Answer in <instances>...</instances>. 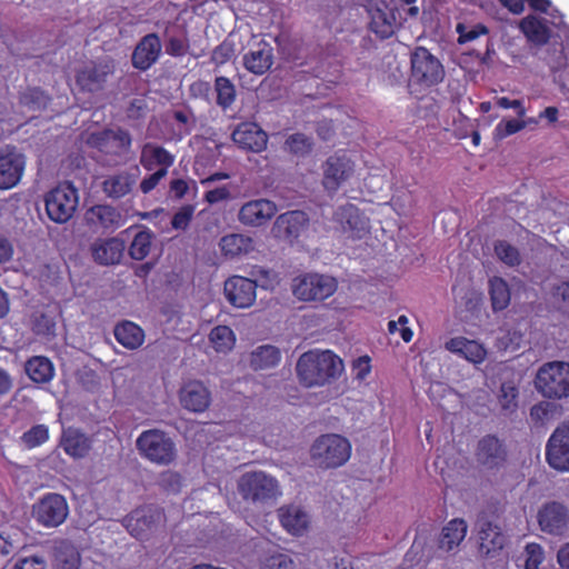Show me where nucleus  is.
Here are the masks:
<instances>
[{"label": "nucleus", "mask_w": 569, "mask_h": 569, "mask_svg": "<svg viewBox=\"0 0 569 569\" xmlns=\"http://www.w3.org/2000/svg\"><path fill=\"white\" fill-rule=\"evenodd\" d=\"M342 360L330 350L303 353L297 363L300 381L307 387L321 386L340 375Z\"/></svg>", "instance_id": "f257e3e1"}, {"label": "nucleus", "mask_w": 569, "mask_h": 569, "mask_svg": "<svg viewBox=\"0 0 569 569\" xmlns=\"http://www.w3.org/2000/svg\"><path fill=\"white\" fill-rule=\"evenodd\" d=\"M254 280L233 276L224 282V295L227 300L236 308H249L256 301V288H271L278 282L276 273L271 270L259 268L252 271Z\"/></svg>", "instance_id": "f03ea898"}, {"label": "nucleus", "mask_w": 569, "mask_h": 569, "mask_svg": "<svg viewBox=\"0 0 569 569\" xmlns=\"http://www.w3.org/2000/svg\"><path fill=\"white\" fill-rule=\"evenodd\" d=\"M535 387L545 398L560 400L569 397V363L550 361L542 365L536 375Z\"/></svg>", "instance_id": "7ed1b4c3"}, {"label": "nucleus", "mask_w": 569, "mask_h": 569, "mask_svg": "<svg viewBox=\"0 0 569 569\" xmlns=\"http://www.w3.org/2000/svg\"><path fill=\"white\" fill-rule=\"evenodd\" d=\"M311 458L321 468H337L345 465L351 456L350 441L336 433L322 435L311 447Z\"/></svg>", "instance_id": "20e7f679"}, {"label": "nucleus", "mask_w": 569, "mask_h": 569, "mask_svg": "<svg viewBox=\"0 0 569 569\" xmlns=\"http://www.w3.org/2000/svg\"><path fill=\"white\" fill-rule=\"evenodd\" d=\"M337 289L336 278L318 272L299 274L293 278L291 284L293 296L303 302L323 301L331 297Z\"/></svg>", "instance_id": "39448f33"}, {"label": "nucleus", "mask_w": 569, "mask_h": 569, "mask_svg": "<svg viewBox=\"0 0 569 569\" xmlns=\"http://www.w3.org/2000/svg\"><path fill=\"white\" fill-rule=\"evenodd\" d=\"M137 447L141 456L157 465H169L177 455L172 439L157 429L143 431L137 439Z\"/></svg>", "instance_id": "423d86ee"}, {"label": "nucleus", "mask_w": 569, "mask_h": 569, "mask_svg": "<svg viewBox=\"0 0 569 569\" xmlns=\"http://www.w3.org/2000/svg\"><path fill=\"white\" fill-rule=\"evenodd\" d=\"M44 202L50 220L64 223L76 212L79 202L78 191L72 184L62 183L47 193Z\"/></svg>", "instance_id": "0eeeda50"}, {"label": "nucleus", "mask_w": 569, "mask_h": 569, "mask_svg": "<svg viewBox=\"0 0 569 569\" xmlns=\"http://www.w3.org/2000/svg\"><path fill=\"white\" fill-rule=\"evenodd\" d=\"M238 489L244 499L252 501L264 502L277 499L281 495L278 481L262 471L242 475Z\"/></svg>", "instance_id": "6e6552de"}, {"label": "nucleus", "mask_w": 569, "mask_h": 569, "mask_svg": "<svg viewBox=\"0 0 569 569\" xmlns=\"http://www.w3.org/2000/svg\"><path fill=\"white\" fill-rule=\"evenodd\" d=\"M445 70L439 59L426 48L419 47L411 53V79L423 86L431 87L439 83Z\"/></svg>", "instance_id": "1a4fd4ad"}, {"label": "nucleus", "mask_w": 569, "mask_h": 569, "mask_svg": "<svg viewBox=\"0 0 569 569\" xmlns=\"http://www.w3.org/2000/svg\"><path fill=\"white\" fill-rule=\"evenodd\" d=\"M32 515L41 526L54 528L67 519L69 507L63 496L48 493L33 505Z\"/></svg>", "instance_id": "9d476101"}, {"label": "nucleus", "mask_w": 569, "mask_h": 569, "mask_svg": "<svg viewBox=\"0 0 569 569\" xmlns=\"http://www.w3.org/2000/svg\"><path fill=\"white\" fill-rule=\"evenodd\" d=\"M395 10L396 0H391V3L386 0H370L367 6L370 30L382 39L391 37L398 26Z\"/></svg>", "instance_id": "9b49d317"}, {"label": "nucleus", "mask_w": 569, "mask_h": 569, "mask_svg": "<svg viewBox=\"0 0 569 569\" xmlns=\"http://www.w3.org/2000/svg\"><path fill=\"white\" fill-rule=\"evenodd\" d=\"M322 184L329 192H336L356 173L355 162L346 153L329 157L323 167Z\"/></svg>", "instance_id": "f8f14e48"}, {"label": "nucleus", "mask_w": 569, "mask_h": 569, "mask_svg": "<svg viewBox=\"0 0 569 569\" xmlns=\"http://www.w3.org/2000/svg\"><path fill=\"white\" fill-rule=\"evenodd\" d=\"M163 522V512L153 506L138 508L124 519L127 530L138 539H144L149 533L161 527Z\"/></svg>", "instance_id": "ddd939ff"}, {"label": "nucleus", "mask_w": 569, "mask_h": 569, "mask_svg": "<svg viewBox=\"0 0 569 569\" xmlns=\"http://www.w3.org/2000/svg\"><path fill=\"white\" fill-rule=\"evenodd\" d=\"M546 458L551 468L569 471V421L560 425L550 436Z\"/></svg>", "instance_id": "4468645a"}, {"label": "nucleus", "mask_w": 569, "mask_h": 569, "mask_svg": "<svg viewBox=\"0 0 569 569\" xmlns=\"http://www.w3.org/2000/svg\"><path fill=\"white\" fill-rule=\"evenodd\" d=\"M540 529L552 536H562L569 526L568 509L559 502L552 501L543 505L537 515Z\"/></svg>", "instance_id": "2eb2a0df"}, {"label": "nucleus", "mask_w": 569, "mask_h": 569, "mask_svg": "<svg viewBox=\"0 0 569 569\" xmlns=\"http://www.w3.org/2000/svg\"><path fill=\"white\" fill-rule=\"evenodd\" d=\"M26 168V158L16 148L0 154V189H11L19 183Z\"/></svg>", "instance_id": "dca6fc26"}, {"label": "nucleus", "mask_w": 569, "mask_h": 569, "mask_svg": "<svg viewBox=\"0 0 569 569\" xmlns=\"http://www.w3.org/2000/svg\"><path fill=\"white\" fill-rule=\"evenodd\" d=\"M274 202L268 199H254L243 203L238 212V220L248 227H261L277 213Z\"/></svg>", "instance_id": "f3484780"}, {"label": "nucleus", "mask_w": 569, "mask_h": 569, "mask_svg": "<svg viewBox=\"0 0 569 569\" xmlns=\"http://www.w3.org/2000/svg\"><path fill=\"white\" fill-rule=\"evenodd\" d=\"M88 143L107 154L120 156L128 151L131 146V138L124 130H103L92 133Z\"/></svg>", "instance_id": "a211bd4d"}, {"label": "nucleus", "mask_w": 569, "mask_h": 569, "mask_svg": "<svg viewBox=\"0 0 569 569\" xmlns=\"http://www.w3.org/2000/svg\"><path fill=\"white\" fill-rule=\"evenodd\" d=\"M247 71L256 76L264 74L273 64V49L270 43L260 40L249 48L242 57Z\"/></svg>", "instance_id": "6ab92c4d"}, {"label": "nucleus", "mask_w": 569, "mask_h": 569, "mask_svg": "<svg viewBox=\"0 0 569 569\" xmlns=\"http://www.w3.org/2000/svg\"><path fill=\"white\" fill-rule=\"evenodd\" d=\"M232 140L240 148L261 152L268 142L267 133L254 122H242L232 132Z\"/></svg>", "instance_id": "aec40b11"}, {"label": "nucleus", "mask_w": 569, "mask_h": 569, "mask_svg": "<svg viewBox=\"0 0 569 569\" xmlns=\"http://www.w3.org/2000/svg\"><path fill=\"white\" fill-rule=\"evenodd\" d=\"M335 220L345 233L353 239H361L369 230L368 220L353 204H346L335 213Z\"/></svg>", "instance_id": "412c9836"}, {"label": "nucleus", "mask_w": 569, "mask_h": 569, "mask_svg": "<svg viewBox=\"0 0 569 569\" xmlns=\"http://www.w3.org/2000/svg\"><path fill=\"white\" fill-rule=\"evenodd\" d=\"M445 348L472 365L477 366L482 363L487 358V349L482 343L477 340L468 339L466 337H453L445 343Z\"/></svg>", "instance_id": "4be33fe9"}, {"label": "nucleus", "mask_w": 569, "mask_h": 569, "mask_svg": "<svg viewBox=\"0 0 569 569\" xmlns=\"http://www.w3.org/2000/svg\"><path fill=\"white\" fill-rule=\"evenodd\" d=\"M139 173V168L133 167L129 170L108 176L102 182V189L110 198H122L136 186Z\"/></svg>", "instance_id": "5701e85b"}, {"label": "nucleus", "mask_w": 569, "mask_h": 569, "mask_svg": "<svg viewBox=\"0 0 569 569\" xmlns=\"http://www.w3.org/2000/svg\"><path fill=\"white\" fill-rule=\"evenodd\" d=\"M278 518L283 529L292 536H302L309 528L310 517L299 505L283 506L278 510Z\"/></svg>", "instance_id": "b1692460"}, {"label": "nucleus", "mask_w": 569, "mask_h": 569, "mask_svg": "<svg viewBox=\"0 0 569 569\" xmlns=\"http://www.w3.org/2000/svg\"><path fill=\"white\" fill-rule=\"evenodd\" d=\"M308 223V217L303 211L295 210L280 214L272 227L276 237L284 239L298 238Z\"/></svg>", "instance_id": "393cba45"}, {"label": "nucleus", "mask_w": 569, "mask_h": 569, "mask_svg": "<svg viewBox=\"0 0 569 569\" xmlns=\"http://www.w3.org/2000/svg\"><path fill=\"white\" fill-rule=\"evenodd\" d=\"M161 42L157 34L150 33L141 39L132 54V64L140 70L149 69L159 58Z\"/></svg>", "instance_id": "a878e982"}, {"label": "nucleus", "mask_w": 569, "mask_h": 569, "mask_svg": "<svg viewBox=\"0 0 569 569\" xmlns=\"http://www.w3.org/2000/svg\"><path fill=\"white\" fill-rule=\"evenodd\" d=\"M180 401L186 409L202 412L210 405V392L202 382L189 381L180 391Z\"/></svg>", "instance_id": "bb28decb"}, {"label": "nucleus", "mask_w": 569, "mask_h": 569, "mask_svg": "<svg viewBox=\"0 0 569 569\" xmlns=\"http://www.w3.org/2000/svg\"><path fill=\"white\" fill-rule=\"evenodd\" d=\"M506 458L501 442L492 436L485 437L479 441L477 450L478 462L486 469L500 467Z\"/></svg>", "instance_id": "cd10ccee"}, {"label": "nucleus", "mask_w": 569, "mask_h": 569, "mask_svg": "<svg viewBox=\"0 0 569 569\" xmlns=\"http://www.w3.org/2000/svg\"><path fill=\"white\" fill-rule=\"evenodd\" d=\"M221 252L224 257L234 259L250 254L256 249L254 240L243 233H230L220 239Z\"/></svg>", "instance_id": "c85d7f7f"}, {"label": "nucleus", "mask_w": 569, "mask_h": 569, "mask_svg": "<svg viewBox=\"0 0 569 569\" xmlns=\"http://www.w3.org/2000/svg\"><path fill=\"white\" fill-rule=\"evenodd\" d=\"M173 162L174 156L164 148L153 143H146L142 147L140 163L146 170L151 171L159 168L166 169V172H168V169L173 164Z\"/></svg>", "instance_id": "c756f323"}, {"label": "nucleus", "mask_w": 569, "mask_h": 569, "mask_svg": "<svg viewBox=\"0 0 569 569\" xmlns=\"http://www.w3.org/2000/svg\"><path fill=\"white\" fill-rule=\"evenodd\" d=\"M124 246L117 238L99 240L92 244L91 251L94 261L100 264L118 263L122 257Z\"/></svg>", "instance_id": "7c9ffc66"}, {"label": "nucleus", "mask_w": 569, "mask_h": 569, "mask_svg": "<svg viewBox=\"0 0 569 569\" xmlns=\"http://www.w3.org/2000/svg\"><path fill=\"white\" fill-rule=\"evenodd\" d=\"M519 28L527 40L537 46L547 43L550 38V30L547 26V20L533 14H529L523 18L520 21Z\"/></svg>", "instance_id": "2f4dec72"}, {"label": "nucleus", "mask_w": 569, "mask_h": 569, "mask_svg": "<svg viewBox=\"0 0 569 569\" xmlns=\"http://www.w3.org/2000/svg\"><path fill=\"white\" fill-rule=\"evenodd\" d=\"M480 551L486 556H493L501 550L506 538L500 528L491 522H485L479 530Z\"/></svg>", "instance_id": "473e14b6"}, {"label": "nucleus", "mask_w": 569, "mask_h": 569, "mask_svg": "<svg viewBox=\"0 0 569 569\" xmlns=\"http://www.w3.org/2000/svg\"><path fill=\"white\" fill-rule=\"evenodd\" d=\"M112 72V66L104 63L88 67L77 76L78 86L86 91L93 92L101 88L106 77Z\"/></svg>", "instance_id": "72a5a7b5"}, {"label": "nucleus", "mask_w": 569, "mask_h": 569, "mask_svg": "<svg viewBox=\"0 0 569 569\" xmlns=\"http://www.w3.org/2000/svg\"><path fill=\"white\" fill-rule=\"evenodd\" d=\"M467 535V525L462 519H453L443 527L440 539L439 549L446 552L452 551L465 539Z\"/></svg>", "instance_id": "f704fd0d"}, {"label": "nucleus", "mask_w": 569, "mask_h": 569, "mask_svg": "<svg viewBox=\"0 0 569 569\" xmlns=\"http://www.w3.org/2000/svg\"><path fill=\"white\" fill-rule=\"evenodd\" d=\"M61 446L67 455L73 458L84 457L91 447L90 439L77 429H66L62 433Z\"/></svg>", "instance_id": "c9c22d12"}, {"label": "nucleus", "mask_w": 569, "mask_h": 569, "mask_svg": "<svg viewBox=\"0 0 569 569\" xmlns=\"http://www.w3.org/2000/svg\"><path fill=\"white\" fill-rule=\"evenodd\" d=\"M281 360L280 350L271 345H263L250 353L249 363L253 370H266L276 367Z\"/></svg>", "instance_id": "e433bc0d"}, {"label": "nucleus", "mask_w": 569, "mask_h": 569, "mask_svg": "<svg viewBox=\"0 0 569 569\" xmlns=\"http://www.w3.org/2000/svg\"><path fill=\"white\" fill-rule=\"evenodd\" d=\"M117 341L127 349H137L144 341L143 330L131 321H123L114 328Z\"/></svg>", "instance_id": "4c0bfd02"}, {"label": "nucleus", "mask_w": 569, "mask_h": 569, "mask_svg": "<svg viewBox=\"0 0 569 569\" xmlns=\"http://www.w3.org/2000/svg\"><path fill=\"white\" fill-rule=\"evenodd\" d=\"M26 373L36 383L49 382L54 376L52 362L42 356H36L26 363Z\"/></svg>", "instance_id": "58836bf2"}, {"label": "nucleus", "mask_w": 569, "mask_h": 569, "mask_svg": "<svg viewBox=\"0 0 569 569\" xmlns=\"http://www.w3.org/2000/svg\"><path fill=\"white\" fill-rule=\"evenodd\" d=\"M87 222L101 228L118 227L119 213L110 206H94L86 212Z\"/></svg>", "instance_id": "ea45409f"}, {"label": "nucleus", "mask_w": 569, "mask_h": 569, "mask_svg": "<svg viewBox=\"0 0 569 569\" xmlns=\"http://www.w3.org/2000/svg\"><path fill=\"white\" fill-rule=\"evenodd\" d=\"M80 555L77 548L68 541H61L56 547L53 569H79Z\"/></svg>", "instance_id": "a19ab883"}, {"label": "nucleus", "mask_w": 569, "mask_h": 569, "mask_svg": "<svg viewBox=\"0 0 569 569\" xmlns=\"http://www.w3.org/2000/svg\"><path fill=\"white\" fill-rule=\"evenodd\" d=\"M209 341L216 352L228 353L236 345V335L228 326H217L210 331Z\"/></svg>", "instance_id": "79ce46f5"}, {"label": "nucleus", "mask_w": 569, "mask_h": 569, "mask_svg": "<svg viewBox=\"0 0 569 569\" xmlns=\"http://www.w3.org/2000/svg\"><path fill=\"white\" fill-rule=\"evenodd\" d=\"M217 104L228 109L236 100V87L227 77H217L214 80Z\"/></svg>", "instance_id": "37998d69"}, {"label": "nucleus", "mask_w": 569, "mask_h": 569, "mask_svg": "<svg viewBox=\"0 0 569 569\" xmlns=\"http://www.w3.org/2000/svg\"><path fill=\"white\" fill-rule=\"evenodd\" d=\"M489 284L492 308L495 310H503L510 301V292L506 281L495 277L490 280Z\"/></svg>", "instance_id": "c03bdc74"}, {"label": "nucleus", "mask_w": 569, "mask_h": 569, "mask_svg": "<svg viewBox=\"0 0 569 569\" xmlns=\"http://www.w3.org/2000/svg\"><path fill=\"white\" fill-rule=\"evenodd\" d=\"M152 233L149 230H142L138 232L129 248L131 258L136 260L144 259L151 249Z\"/></svg>", "instance_id": "a18cd8bd"}, {"label": "nucleus", "mask_w": 569, "mask_h": 569, "mask_svg": "<svg viewBox=\"0 0 569 569\" xmlns=\"http://www.w3.org/2000/svg\"><path fill=\"white\" fill-rule=\"evenodd\" d=\"M49 439V429L46 425H37L27 430L21 437L20 442L27 449H33L43 445Z\"/></svg>", "instance_id": "49530a36"}, {"label": "nucleus", "mask_w": 569, "mask_h": 569, "mask_svg": "<svg viewBox=\"0 0 569 569\" xmlns=\"http://www.w3.org/2000/svg\"><path fill=\"white\" fill-rule=\"evenodd\" d=\"M498 399L502 410L515 411L518 407V388L516 383L512 381L503 382Z\"/></svg>", "instance_id": "de8ad7c7"}, {"label": "nucleus", "mask_w": 569, "mask_h": 569, "mask_svg": "<svg viewBox=\"0 0 569 569\" xmlns=\"http://www.w3.org/2000/svg\"><path fill=\"white\" fill-rule=\"evenodd\" d=\"M521 558L523 569H539L545 560V550L539 543L530 542L526 545Z\"/></svg>", "instance_id": "09e8293b"}, {"label": "nucleus", "mask_w": 569, "mask_h": 569, "mask_svg": "<svg viewBox=\"0 0 569 569\" xmlns=\"http://www.w3.org/2000/svg\"><path fill=\"white\" fill-rule=\"evenodd\" d=\"M536 10L549 16L550 24L557 28L565 27L561 13L552 6L550 0H526Z\"/></svg>", "instance_id": "8fccbe9b"}, {"label": "nucleus", "mask_w": 569, "mask_h": 569, "mask_svg": "<svg viewBox=\"0 0 569 569\" xmlns=\"http://www.w3.org/2000/svg\"><path fill=\"white\" fill-rule=\"evenodd\" d=\"M311 147V140L302 133H293L286 140L287 150L298 156L307 154L310 152Z\"/></svg>", "instance_id": "3c124183"}, {"label": "nucleus", "mask_w": 569, "mask_h": 569, "mask_svg": "<svg viewBox=\"0 0 569 569\" xmlns=\"http://www.w3.org/2000/svg\"><path fill=\"white\" fill-rule=\"evenodd\" d=\"M456 30L459 34V38H458L459 43H467V42L473 41L477 38H479L480 36H483L488 32L487 28L480 23L470 24V26L463 24V23H458Z\"/></svg>", "instance_id": "603ef678"}, {"label": "nucleus", "mask_w": 569, "mask_h": 569, "mask_svg": "<svg viewBox=\"0 0 569 569\" xmlns=\"http://www.w3.org/2000/svg\"><path fill=\"white\" fill-rule=\"evenodd\" d=\"M495 252L508 266H516L520 262L519 251L506 241H498L495 246Z\"/></svg>", "instance_id": "864d4df0"}, {"label": "nucleus", "mask_w": 569, "mask_h": 569, "mask_svg": "<svg viewBox=\"0 0 569 569\" xmlns=\"http://www.w3.org/2000/svg\"><path fill=\"white\" fill-rule=\"evenodd\" d=\"M521 333L518 330L500 329L497 338V347L503 350H517L520 348Z\"/></svg>", "instance_id": "5fc2aeb1"}, {"label": "nucleus", "mask_w": 569, "mask_h": 569, "mask_svg": "<svg viewBox=\"0 0 569 569\" xmlns=\"http://www.w3.org/2000/svg\"><path fill=\"white\" fill-rule=\"evenodd\" d=\"M526 127H527L526 121L516 120V119L505 120V121H500L496 126V128L493 130V134L497 139H503V138H507L511 134H515V133L521 131Z\"/></svg>", "instance_id": "6e6d98bb"}, {"label": "nucleus", "mask_w": 569, "mask_h": 569, "mask_svg": "<svg viewBox=\"0 0 569 569\" xmlns=\"http://www.w3.org/2000/svg\"><path fill=\"white\" fill-rule=\"evenodd\" d=\"M21 103L29 109L37 110L47 107L48 98L40 89H30L21 97Z\"/></svg>", "instance_id": "4d7b16f0"}, {"label": "nucleus", "mask_w": 569, "mask_h": 569, "mask_svg": "<svg viewBox=\"0 0 569 569\" xmlns=\"http://www.w3.org/2000/svg\"><path fill=\"white\" fill-rule=\"evenodd\" d=\"M546 63L552 71H559L569 67V46L563 47L559 52H548Z\"/></svg>", "instance_id": "13d9d810"}, {"label": "nucleus", "mask_w": 569, "mask_h": 569, "mask_svg": "<svg viewBox=\"0 0 569 569\" xmlns=\"http://www.w3.org/2000/svg\"><path fill=\"white\" fill-rule=\"evenodd\" d=\"M421 551L422 542L416 539L399 569H422L421 557H418Z\"/></svg>", "instance_id": "bf43d9fd"}, {"label": "nucleus", "mask_w": 569, "mask_h": 569, "mask_svg": "<svg viewBox=\"0 0 569 569\" xmlns=\"http://www.w3.org/2000/svg\"><path fill=\"white\" fill-rule=\"evenodd\" d=\"M234 43L230 40H224L212 51L211 59L216 64H223L234 56Z\"/></svg>", "instance_id": "052dcab7"}, {"label": "nucleus", "mask_w": 569, "mask_h": 569, "mask_svg": "<svg viewBox=\"0 0 569 569\" xmlns=\"http://www.w3.org/2000/svg\"><path fill=\"white\" fill-rule=\"evenodd\" d=\"M264 569H295V562L288 555L276 553L266 559Z\"/></svg>", "instance_id": "680f3d73"}, {"label": "nucleus", "mask_w": 569, "mask_h": 569, "mask_svg": "<svg viewBox=\"0 0 569 569\" xmlns=\"http://www.w3.org/2000/svg\"><path fill=\"white\" fill-rule=\"evenodd\" d=\"M194 208L192 206H184L182 207L172 218V227L174 229H186L189 224L192 216H193Z\"/></svg>", "instance_id": "e2e57ef3"}, {"label": "nucleus", "mask_w": 569, "mask_h": 569, "mask_svg": "<svg viewBox=\"0 0 569 569\" xmlns=\"http://www.w3.org/2000/svg\"><path fill=\"white\" fill-rule=\"evenodd\" d=\"M352 371L358 380H365L371 371L370 358L368 356L359 357L353 361Z\"/></svg>", "instance_id": "0e129e2a"}, {"label": "nucleus", "mask_w": 569, "mask_h": 569, "mask_svg": "<svg viewBox=\"0 0 569 569\" xmlns=\"http://www.w3.org/2000/svg\"><path fill=\"white\" fill-rule=\"evenodd\" d=\"M231 198L229 187L223 186L206 192L204 199L210 204L226 201Z\"/></svg>", "instance_id": "69168bd1"}, {"label": "nucleus", "mask_w": 569, "mask_h": 569, "mask_svg": "<svg viewBox=\"0 0 569 569\" xmlns=\"http://www.w3.org/2000/svg\"><path fill=\"white\" fill-rule=\"evenodd\" d=\"M168 172H166V169H158L156 172L150 174L149 177L144 178L140 183V189L143 193H149L152 191L160 180L166 177Z\"/></svg>", "instance_id": "338daca9"}, {"label": "nucleus", "mask_w": 569, "mask_h": 569, "mask_svg": "<svg viewBox=\"0 0 569 569\" xmlns=\"http://www.w3.org/2000/svg\"><path fill=\"white\" fill-rule=\"evenodd\" d=\"M13 569H46V562L40 557H29L18 561Z\"/></svg>", "instance_id": "774afa93"}]
</instances>
